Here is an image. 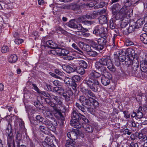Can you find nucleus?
Listing matches in <instances>:
<instances>
[{"label":"nucleus","mask_w":147,"mask_h":147,"mask_svg":"<svg viewBox=\"0 0 147 147\" xmlns=\"http://www.w3.org/2000/svg\"><path fill=\"white\" fill-rule=\"evenodd\" d=\"M94 21H90L87 20H86L84 24L85 25H87V26H90L92 25V24H93L94 23Z\"/></svg>","instance_id":"57"},{"label":"nucleus","mask_w":147,"mask_h":147,"mask_svg":"<svg viewBox=\"0 0 147 147\" xmlns=\"http://www.w3.org/2000/svg\"><path fill=\"white\" fill-rule=\"evenodd\" d=\"M104 47V46H102L101 45H97L96 46V48H95V49L96 50H97L98 51H100L102 50Z\"/></svg>","instance_id":"53"},{"label":"nucleus","mask_w":147,"mask_h":147,"mask_svg":"<svg viewBox=\"0 0 147 147\" xmlns=\"http://www.w3.org/2000/svg\"><path fill=\"white\" fill-rule=\"evenodd\" d=\"M118 60L120 62H123L125 60V55L122 56H118Z\"/></svg>","instance_id":"56"},{"label":"nucleus","mask_w":147,"mask_h":147,"mask_svg":"<svg viewBox=\"0 0 147 147\" xmlns=\"http://www.w3.org/2000/svg\"><path fill=\"white\" fill-rule=\"evenodd\" d=\"M64 81L67 86H71L74 90H76L77 84L74 81H73L72 78H71L69 77H65Z\"/></svg>","instance_id":"10"},{"label":"nucleus","mask_w":147,"mask_h":147,"mask_svg":"<svg viewBox=\"0 0 147 147\" xmlns=\"http://www.w3.org/2000/svg\"><path fill=\"white\" fill-rule=\"evenodd\" d=\"M44 42H46V45L45 46L50 48V46H51V45L53 41L51 40H48L46 42L44 41Z\"/></svg>","instance_id":"59"},{"label":"nucleus","mask_w":147,"mask_h":147,"mask_svg":"<svg viewBox=\"0 0 147 147\" xmlns=\"http://www.w3.org/2000/svg\"><path fill=\"white\" fill-rule=\"evenodd\" d=\"M45 116L48 118L51 117L52 116V113L48 111H46L44 113Z\"/></svg>","instance_id":"48"},{"label":"nucleus","mask_w":147,"mask_h":147,"mask_svg":"<svg viewBox=\"0 0 147 147\" xmlns=\"http://www.w3.org/2000/svg\"><path fill=\"white\" fill-rule=\"evenodd\" d=\"M71 4H67L66 5H63L62 6V8L63 9H71Z\"/></svg>","instance_id":"63"},{"label":"nucleus","mask_w":147,"mask_h":147,"mask_svg":"<svg viewBox=\"0 0 147 147\" xmlns=\"http://www.w3.org/2000/svg\"><path fill=\"white\" fill-rule=\"evenodd\" d=\"M83 94L88 98L90 97L95 98L96 97L95 94L89 90L85 89Z\"/></svg>","instance_id":"20"},{"label":"nucleus","mask_w":147,"mask_h":147,"mask_svg":"<svg viewBox=\"0 0 147 147\" xmlns=\"http://www.w3.org/2000/svg\"><path fill=\"white\" fill-rule=\"evenodd\" d=\"M72 78L74 81L78 82H79L81 78L80 76L78 75H75L72 77Z\"/></svg>","instance_id":"44"},{"label":"nucleus","mask_w":147,"mask_h":147,"mask_svg":"<svg viewBox=\"0 0 147 147\" xmlns=\"http://www.w3.org/2000/svg\"><path fill=\"white\" fill-rule=\"evenodd\" d=\"M65 71L67 73L69 74L75 71V66L72 67L69 65L67 66L66 67Z\"/></svg>","instance_id":"28"},{"label":"nucleus","mask_w":147,"mask_h":147,"mask_svg":"<svg viewBox=\"0 0 147 147\" xmlns=\"http://www.w3.org/2000/svg\"><path fill=\"white\" fill-rule=\"evenodd\" d=\"M73 94V92L71 90H68L67 91H64L62 94V95L64 98L66 102H69L71 100L70 96Z\"/></svg>","instance_id":"14"},{"label":"nucleus","mask_w":147,"mask_h":147,"mask_svg":"<svg viewBox=\"0 0 147 147\" xmlns=\"http://www.w3.org/2000/svg\"><path fill=\"white\" fill-rule=\"evenodd\" d=\"M107 66L109 70L113 72L116 70L115 66L113 65L110 57L108 56H105L101 59L99 62H96L95 67L97 70L103 74L107 72L106 68L104 66Z\"/></svg>","instance_id":"1"},{"label":"nucleus","mask_w":147,"mask_h":147,"mask_svg":"<svg viewBox=\"0 0 147 147\" xmlns=\"http://www.w3.org/2000/svg\"><path fill=\"white\" fill-rule=\"evenodd\" d=\"M18 58L17 56L14 54H11L9 57V62L13 63H15L17 60Z\"/></svg>","instance_id":"26"},{"label":"nucleus","mask_w":147,"mask_h":147,"mask_svg":"<svg viewBox=\"0 0 147 147\" xmlns=\"http://www.w3.org/2000/svg\"><path fill=\"white\" fill-rule=\"evenodd\" d=\"M101 74L102 75L101 79L102 84L104 86H107L110 83L111 76L110 73H109L107 71L106 73H105L103 74L102 72Z\"/></svg>","instance_id":"7"},{"label":"nucleus","mask_w":147,"mask_h":147,"mask_svg":"<svg viewBox=\"0 0 147 147\" xmlns=\"http://www.w3.org/2000/svg\"><path fill=\"white\" fill-rule=\"evenodd\" d=\"M140 67L141 71L145 73L147 72V60L144 59L141 61Z\"/></svg>","instance_id":"15"},{"label":"nucleus","mask_w":147,"mask_h":147,"mask_svg":"<svg viewBox=\"0 0 147 147\" xmlns=\"http://www.w3.org/2000/svg\"><path fill=\"white\" fill-rule=\"evenodd\" d=\"M58 47V45L56 43L53 42L51 46H50V48L51 49H55Z\"/></svg>","instance_id":"61"},{"label":"nucleus","mask_w":147,"mask_h":147,"mask_svg":"<svg viewBox=\"0 0 147 147\" xmlns=\"http://www.w3.org/2000/svg\"><path fill=\"white\" fill-rule=\"evenodd\" d=\"M144 114L138 110L136 113V117L138 119L142 118L143 117Z\"/></svg>","instance_id":"49"},{"label":"nucleus","mask_w":147,"mask_h":147,"mask_svg":"<svg viewBox=\"0 0 147 147\" xmlns=\"http://www.w3.org/2000/svg\"><path fill=\"white\" fill-rule=\"evenodd\" d=\"M99 13L96 11H94L91 15L92 16V18H96L97 16L98 15Z\"/></svg>","instance_id":"64"},{"label":"nucleus","mask_w":147,"mask_h":147,"mask_svg":"<svg viewBox=\"0 0 147 147\" xmlns=\"http://www.w3.org/2000/svg\"><path fill=\"white\" fill-rule=\"evenodd\" d=\"M6 3L4 1H0V9H2L6 7Z\"/></svg>","instance_id":"52"},{"label":"nucleus","mask_w":147,"mask_h":147,"mask_svg":"<svg viewBox=\"0 0 147 147\" xmlns=\"http://www.w3.org/2000/svg\"><path fill=\"white\" fill-rule=\"evenodd\" d=\"M144 22L143 21V19H138L137 21L136 22L137 28H140L141 26L143 25Z\"/></svg>","instance_id":"31"},{"label":"nucleus","mask_w":147,"mask_h":147,"mask_svg":"<svg viewBox=\"0 0 147 147\" xmlns=\"http://www.w3.org/2000/svg\"><path fill=\"white\" fill-rule=\"evenodd\" d=\"M119 55L118 56H122L123 55H125V53L124 51L122 50H120L118 51Z\"/></svg>","instance_id":"60"},{"label":"nucleus","mask_w":147,"mask_h":147,"mask_svg":"<svg viewBox=\"0 0 147 147\" xmlns=\"http://www.w3.org/2000/svg\"><path fill=\"white\" fill-rule=\"evenodd\" d=\"M87 99L85 96H80L79 100L82 104Z\"/></svg>","instance_id":"54"},{"label":"nucleus","mask_w":147,"mask_h":147,"mask_svg":"<svg viewBox=\"0 0 147 147\" xmlns=\"http://www.w3.org/2000/svg\"><path fill=\"white\" fill-rule=\"evenodd\" d=\"M28 146L29 147H34V146L33 144V142L30 140H29L28 143Z\"/></svg>","instance_id":"62"},{"label":"nucleus","mask_w":147,"mask_h":147,"mask_svg":"<svg viewBox=\"0 0 147 147\" xmlns=\"http://www.w3.org/2000/svg\"><path fill=\"white\" fill-rule=\"evenodd\" d=\"M105 5V3L104 2H101L95 6V8L97 9L101 8L104 7Z\"/></svg>","instance_id":"45"},{"label":"nucleus","mask_w":147,"mask_h":147,"mask_svg":"<svg viewBox=\"0 0 147 147\" xmlns=\"http://www.w3.org/2000/svg\"><path fill=\"white\" fill-rule=\"evenodd\" d=\"M42 144L44 147H53L54 144L53 140L50 138L47 137L44 141L42 142Z\"/></svg>","instance_id":"13"},{"label":"nucleus","mask_w":147,"mask_h":147,"mask_svg":"<svg viewBox=\"0 0 147 147\" xmlns=\"http://www.w3.org/2000/svg\"><path fill=\"white\" fill-rule=\"evenodd\" d=\"M97 42L98 44L101 45L102 46H103L105 45L107 43V41L105 38L103 37H101L100 38L98 39Z\"/></svg>","instance_id":"25"},{"label":"nucleus","mask_w":147,"mask_h":147,"mask_svg":"<svg viewBox=\"0 0 147 147\" xmlns=\"http://www.w3.org/2000/svg\"><path fill=\"white\" fill-rule=\"evenodd\" d=\"M101 76L100 73L94 70L91 71L89 77H87L84 80V83L86 84L92 91L96 92L98 91L99 82L97 78Z\"/></svg>","instance_id":"2"},{"label":"nucleus","mask_w":147,"mask_h":147,"mask_svg":"<svg viewBox=\"0 0 147 147\" xmlns=\"http://www.w3.org/2000/svg\"><path fill=\"white\" fill-rule=\"evenodd\" d=\"M54 111L55 112L54 116L56 118L63 119V116L59 109H58V111Z\"/></svg>","instance_id":"29"},{"label":"nucleus","mask_w":147,"mask_h":147,"mask_svg":"<svg viewBox=\"0 0 147 147\" xmlns=\"http://www.w3.org/2000/svg\"><path fill=\"white\" fill-rule=\"evenodd\" d=\"M95 107H98L99 104L98 101L92 97H89L82 104L83 105H85L88 106H90L91 104Z\"/></svg>","instance_id":"9"},{"label":"nucleus","mask_w":147,"mask_h":147,"mask_svg":"<svg viewBox=\"0 0 147 147\" xmlns=\"http://www.w3.org/2000/svg\"><path fill=\"white\" fill-rule=\"evenodd\" d=\"M91 47L90 46L86 43L84 46L83 50L86 51L88 53L90 51H91Z\"/></svg>","instance_id":"41"},{"label":"nucleus","mask_w":147,"mask_h":147,"mask_svg":"<svg viewBox=\"0 0 147 147\" xmlns=\"http://www.w3.org/2000/svg\"><path fill=\"white\" fill-rule=\"evenodd\" d=\"M79 6L77 4L74 3H71V9L74 10L78 9L79 8Z\"/></svg>","instance_id":"42"},{"label":"nucleus","mask_w":147,"mask_h":147,"mask_svg":"<svg viewBox=\"0 0 147 147\" xmlns=\"http://www.w3.org/2000/svg\"><path fill=\"white\" fill-rule=\"evenodd\" d=\"M6 131L8 135L7 143L8 147H16L12 131L11 125L10 124L8 123Z\"/></svg>","instance_id":"5"},{"label":"nucleus","mask_w":147,"mask_h":147,"mask_svg":"<svg viewBox=\"0 0 147 147\" xmlns=\"http://www.w3.org/2000/svg\"><path fill=\"white\" fill-rule=\"evenodd\" d=\"M79 64L80 66L83 68L86 69L88 68V63L84 61L81 60L80 61Z\"/></svg>","instance_id":"30"},{"label":"nucleus","mask_w":147,"mask_h":147,"mask_svg":"<svg viewBox=\"0 0 147 147\" xmlns=\"http://www.w3.org/2000/svg\"><path fill=\"white\" fill-rule=\"evenodd\" d=\"M76 20L74 19L71 20L67 23L68 26L72 28H77L78 30H81L82 32H85L88 31V29L86 28H83L80 24L78 25L75 23Z\"/></svg>","instance_id":"6"},{"label":"nucleus","mask_w":147,"mask_h":147,"mask_svg":"<svg viewBox=\"0 0 147 147\" xmlns=\"http://www.w3.org/2000/svg\"><path fill=\"white\" fill-rule=\"evenodd\" d=\"M67 136L70 139L75 140L77 139L78 135L75 132L71 131L67 133Z\"/></svg>","instance_id":"18"},{"label":"nucleus","mask_w":147,"mask_h":147,"mask_svg":"<svg viewBox=\"0 0 147 147\" xmlns=\"http://www.w3.org/2000/svg\"><path fill=\"white\" fill-rule=\"evenodd\" d=\"M76 142L72 140H68L65 144L66 147H75L76 146Z\"/></svg>","instance_id":"21"},{"label":"nucleus","mask_w":147,"mask_h":147,"mask_svg":"<svg viewBox=\"0 0 147 147\" xmlns=\"http://www.w3.org/2000/svg\"><path fill=\"white\" fill-rule=\"evenodd\" d=\"M138 111L144 114L147 111V107L145 106H143L142 107L140 106L139 108Z\"/></svg>","instance_id":"35"},{"label":"nucleus","mask_w":147,"mask_h":147,"mask_svg":"<svg viewBox=\"0 0 147 147\" xmlns=\"http://www.w3.org/2000/svg\"><path fill=\"white\" fill-rule=\"evenodd\" d=\"M86 19L84 15L79 17L77 19V21L80 23L84 24Z\"/></svg>","instance_id":"37"},{"label":"nucleus","mask_w":147,"mask_h":147,"mask_svg":"<svg viewBox=\"0 0 147 147\" xmlns=\"http://www.w3.org/2000/svg\"><path fill=\"white\" fill-rule=\"evenodd\" d=\"M76 106L82 113L84 114L86 113V111L85 108H84L83 106L80 105L79 103L76 102Z\"/></svg>","instance_id":"33"},{"label":"nucleus","mask_w":147,"mask_h":147,"mask_svg":"<svg viewBox=\"0 0 147 147\" xmlns=\"http://www.w3.org/2000/svg\"><path fill=\"white\" fill-rule=\"evenodd\" d=\"M69 53V51L65 49H61V55L62 56H66Z\"/></svg>","instance_id":"38"},{"label":"nucleus","mask_w":147,"mask_h":147,"mask_svg":"<svg viewBox=\"0 0 147 147\" xmlns=\"http://www.w3.org/2000/svg\"><path fill=\"white\" fill-rule=\"evenodd\" d=\"M138 65H137L136 66H132L130 70L129 71V74L137 77H139L140 76L139 70H138Z\"/></svg>","instance_id":"12"},{"label":"nucleus","mask_w":147,"mask_h":147,"mask_svg":"<svg viewBox=\"0 0 147 147\" xmlns=\"http://www.w3.org/2000/svg\"><path fill=\"white\" fill-rule=\"evenodd\" d=\"M71 119L70 121V125L76 128L81 127L82 125L80 121L81 120L85 123L88 121V120L84 116L76 110H73L71 113Z\"/></svg>","instance_id":"3"},{"label":"nucleus","mask_w":147,"mask_h":147,"mask_svg":"<svg viewBox=\"0 0 147 147\" xmlns=\"http://www.w3.org/2000/svg\"><path fill=\"white\" fill-rule=\"evenodd\" d=\"M140 39L141 42L145 44H147V34L144 33L140 35Z\"/></svg>","instance_id":"23"},{"label":"nucleus","mask_w":147,"mask_h":147,"mask_svg":"<svg viewBox=\"0 0 147 147\" xmlns=\"http://www.w3.org/2000/svg\"><path fill=\"white\" fill-rule=\"evenodd\" d=\"M136 22L131 21L130 22L129 27L128 28V31L129 32H132L134 31L136 28H137L136 26Z\"/></svg>","instance_id":"19"},{"label":"nucleus","mask_w":147,"mask_h":147,"mask_svg":"<svg viewBox=\"0 0 147 147\" xmlns=\"http://www.w3.org/2000/svg\"><path fill=\"white\" fill-rule=\"evenodd\" d=\"M53 90L56 92L58 91H64V88L63 87H55L53 88Z\"/></svg>","instance_id":"46"},{"label":"nucleus","mask_w":147,"mask_h":147,"mask_svg":"<svg viewBox=\"0 0 147 147\" xmlns=\"http://www.w3.org/2000/svg\"><path fill=\"white\" fill-rule=\"evenodd\" d=\"M75 71L81 75L84 74L85 70L83 67L80 66H75Z\"/></svg>","instance_id":"27"},{"label":"nucleus","mask_w":147,"mask_h":147,"mask_svg":"<svg viewBox=\"0 0 147 147\" xmlns=\"http://www.w3.org/2000/svg\"><path fill=\"white\" fill-rule=\"evenodd\" d=\"M48 103L49 105L53 108L54 111H58V109L57 107L56 104L51 101H50Z\"/></svg>","instance_id":"34"},{"label":"nucleus","mask_w":147,"mask_h":147,"mask_svg":"<svg viewBox=\"0 0 147 147\" xmlns=\"http://www.w3.org/2000/svg\"><path fill=\"white\" fill-rule=\"evenodd\" d=\"M14 42L16 44L19 45L23 42V40L22 39L16 38L15 39Z\"/></svg>","instance_id":"55"},{"label":"nucleus","mask_w":147,"mask_h":147,"mask_svg":"<svg viewBox=\"0 0 147 147\" xmlns=\"http://www.w3.org/2000/svg\"><path fill=\"white\" fill-rule=\"evenodd\" d=\"M88 54L92 57H96L98 55V53L96 52L92 51L91 49V51L88 52Z\"/></svg>","instance_id":"43"},{"label":"nucleus","mask_w":147,"mask_h":147,"mask_svg":"<svg viewBox=\"0 0 147 147\" xmlns=\"http://www.w3.org/2000/svg\"><path fill=\"white\" fill-rule=\"evenodd\" d=\"M42 123L45 125L49 130L53 132L55 131L56 127L55 126L57 125V123L56 121V123L53 124L50 121L47 119L44 121Z\"/></svg>","instance_id":"11"},{"label":"nucleus","mask_w":147,"mask_h":147,"mask_svg":"<svg viewBox=\"0 0 147 147\" xmlns=\"http://www.w3.org/2000/svg\"><path fill=\"white\" fill-rule=\"evenodd\" d=\"M88 41V43L91 47L94 49H95V48H96V46L97 44L93 40H89Z\"/></svg>","instance_id":"36"},{"label":"nucleus","mask_w":147,"mask_h":147,"mask_svg":"<svg viewBox=\"0 0 147 147\" xmlns=\"http://www.w3.org/2000/svg\"><path fill=\"white\" fill-rule=\"evenodd\" d=\"M82 126L86 131L88 133H91L93 131V128L92 126L90 125L85 123V124L83 125Z\"/></svg>","instance_id":"24"},{"label":"nucleus","mask_w":147,"mask_h":147,"mask_svg":"<svg viewBox=\"0 0 147 147\" xmlns=\"http://www.w3.org/2000/svg\"><path fill=\"white\" fill-rule=\"evenodd\" d=\"M108 16L107 15L100 16L98 18V21L101 24L107 23L108 20Z\"/></svg>","instance_id":"17"},{"label":"nucleus","mask_w":147,"mask_h":147,"mask_svg":"<svg viewBox=\"0 0 147 147\" xmlns=\"http://www.w3.org/2000/svg\"><path fill=\"white\" fill-rule=\"evenodd\" d=\"M39 93H40L42 95H44L45 96L47 97L48 98H51V95H50L48 92H46L44 91H40Z\"/></svg>","instance_id":"51"},{"label":"nucleus","mask_w":147,"mask_h":147,"mask_svg":"<svg viewBox=\"0 0 147 147\" xmlns=\"http://www.w3.org/2000/svg\"><path fill=\"white\" fill-rule=\"evenodd\" d=\"M1 50L2 53H6L9 51V49L7 46L5 45L2 47Z\"/></svg>","instance_id":"40"},{"label":"nucleus","mask_w":147,"mask_h":147,"mask_svg":"<svg viewBox=\"0 0 147 147\" xmlns=\"http://www.w3.org/2000/svg\"><path fill=\"white\" fill-rule=\"evenodd\" d=\"M104 30V28L102 26H96L94 28L93 33L96 36H102L103 34H105Z\"/></svg>","instance_id":"8"},{"label":"nucleus","mask_w":147,"mask_h":147,"mask_svg":"<svg viewBox=\"0 0 147 147\" xmlns=\"http://www.w3.org/2000/svg\"><path fill=\"white\" fill-rule=\"evenodd\" d=\"M120 5L119 4H116L114 5L112 9V13L113 14L115 15L120 11Z\"/></svg>","instance_id":"22"},{"label":"nucleus","mask_w":147,"mask_h":147,"mask_svg":"<svg viewBox=\"0 0 147 147\" xmlns=\"http://www.w3.org/2000/svg\"><path fill=\"white\" fill-rule=\"evenodd\" d=\"M79 58V56L76 55L73 53L72 54V55H68L65 57L66 59L68 60H72L75 59Z\"/></svg>","instance_id":"32"},{"label":"nucleus","mask_w":147,"mask_h":147,"mask_svg":"<svg viewBox=\"0 0 147 147\" xmlns=\"http://www.w3.org/2000/svg\"><path fill=\"white\" fill-rule=\"evenodd\" d=\"M72 47L74 49H75L77 50V51H78L79 52H80V53L81 54H83V52L81 50L77 47V45L75 44V43H73L72 45Z\"/></svg>","instance_id":"47"},{"label":"nucleus","mask_w":147,"mask_h":147,"mask_svg":"<svg viewBox=\"0 0 147 147\" xmlns=\"http://www.w3.org/2000/svg\"><path fill=\"white\" fill-rule=\"evenodd\" d=\"M46 127L42 125L39 126V129L44 134H46L47 131L46 129Z\"/></svg>","instance_id":"50"},{"label":"nucleus","mask_w":147,"mask_h":147,"mask_svg":"<svg viewBox=\"0 0 147 147\" xmlns=\"http://www.w3.org/2000/svg\"><path fill=\"white\" fill-rule=\"evenodd\" d=\"M36 121L39 123H42L43 121V120L44 119V118L41 117L40 115H38L36 116Z\"/></svg>","instance_id":"39"},{"label":"nucleus","mask_w":147,"mask_h":147,"mask_svg":"<svg viewBox=\"0 0 147 147\" xmlns=\"http://www.w3.org/2000/svg\"><path fill=\"white\" fill-rule=\"evenodd\" d=\"M128 10L127 9V6L124 5L121 8L120 11L115 16V18L117 20L121 19L122 22L121 23V27L124 28L128 25L127 20H126V18L128 14Z\"/></svg>","instance_id":"4"},{"label":"nucleus","mask_w":147,"mask_h":147,"mask_svg":"<svg viewBox=\"0 0 147 147\" xmlns=\"http://www.w3.org/2000/svg\"><path fill=\"white\" fill-rule=\"evenodd\" d=\"M50 99H53L56 102L61 106H63L62 102L61 100V97L58 96H56L53 94H51Z\"/></svg>","instance_id":"16"},{"label":"nucleus","mask_w":147,"mask_h":147,"mask_svg":"<svg viewBox=\"0 0 147 147\" xmlns=\"http://www.w3.org/2000/svg\"><path fill=\"white\" fill-rule=\"evenodd\" d=\"M88 111L92 114H94L95 111V109L91 107H88L87 108Z\"/></svg>","instance_id":"58"}]
</instances>
